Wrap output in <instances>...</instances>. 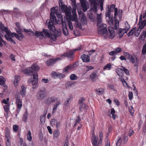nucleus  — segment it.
I'll list each match as a JSON object with an SVG mask.
<instances>
[{
  "instance_id": "46",
  "label": "nucleus",
  "mask_w": 146,
  "mask_h": 146,
  "mask_svg": "<svg viewBox=\"0 0 146 146\" xmlns=\"http://www.w3.org/2000/svg\"><path fill=\"white\" fill-rule=\"evenodd\" d=\"M31 133L30 131H28V133L27 135V139L29 141H31L32 139V137L31 135Z\"/></svg>"
},
{
  "instance_id": "37",
  "label": "nucleus",
  "mask_w": 146,
  "mask_h": 146,
  "mask_svg": "<svg viewBox=\"0 0 146 146\" xmlns=\"http://www.w3.org/2000/svg\"><path fill=\"white\" fill-rule=\"evenodd\" d=\"M117 75L119 76L122 77L123 74V71L122 69L120 68H117L115 71Z\"/></svg>"
},
{
  "instance_id": "56",
  "label": "nucleus",
  "mask_w": 146,
  "mask_h": 146,
  "mask_svg": "<svg viewBox=\"0 0 146 146\" xmlns=\"http://www.w3.org/2000/svg\"><path fill=\"white\" fill-rule=\"evenodd\" d=\"M136 30V28L135 27L133 28L131 30V31L129 32L127 34V36L128 37L130 36L131 35H132L135 31Z\"/></svg>"
},
{
  "instance_id": "43",
  "label": "nucleus",
  "mask_w": 146,
  "mask_h": 146,
  "mask_svg": "<svg viewBox=\"0 0 146 146\" xmlns=\"http://www.w3.org/2000/svg\"><path fill=\"white\" fill-rule=\"evenodd\" d=\"M124 25L125 28L123 29H125V31L127 32L130 29V27L129 25L127 22H125Z\"/></svg>"
},
{
  "instance_id": "18",
  "label": "nucleus",
  "mask_w": 146,
  "mask_h": 146,
  "mask_svg": "<svg viewBox=\"0 0 146 146\" xmlns=\"http://www.w3.org/2000/svg\"><path fill=\"white\" fill-rule=\"evenodd\" d=\"M61 59L60 58H57L55 59H50L48 60L46 62V64L48 66H51L54 64L55 62L58 60Z\"/></svg>"
},
{
  "instance_id": "47",
  "label": "nucleus",
  "mask_w": 146,
  "mask_h": 146,
  "mask_svg": "<svg viewBox=\"0 0 146 146\" xmlns=\"http://www.w3.org/2000/svg\"><path fill=\"white\" fill-rule=\"evenodd\" d=\"M74 85L72 82H66L65 86L66 88H70Z\"/></svg>"
},
{
  "instance_id": "52",
  "label": "nucleus",
  "mask_w": 146,
  "mask_h": 146,
  "mask_svg": "<svg viewBox=\"0 0 146 146\" xmlns=\"http://www.w3.org/2000/svg\"><path fill=\"white\" fill-rule=\"evenodd\" d=\"M57 121V120L54 119H52L50 122L51 126L53 127L55 126Z\"/></svg>"
},
{
  "instance_id": "11",
  "label": "nucleus",
  "mask_w": 146,
  "mask_h": 146,
  "mask_svg": "<svg viewBox=\"0 0 146 146\" xmlns=\"http://www.w3.org/2000/svg\"><path fill=\"white\" fill-rule=\"evenodd\" d=\"M146 25V20H142V14L140 15L139 19V21L138 24L139 28L141 29H143Z\"/></svg>"
},
{
  "instance_id": "61",
  "label": "nucleus",
  "mask_w": 146,
  "mask_h": 146,
  "mask_svg": "<svg viewBox=\"0 0 146 146\" xmlns=\"http://www.w3.org/2000/svg\"><path fill=\"white\" fill-rule=\"evenodd\" d=\"M13 130L15 132H17L19 129V126L17 125H14L13 126Z\"/></svg>"
},
{
  "instance_id": "31",
  "label": "nucleus",
  "mask_w": 146,
  "mask_h": 146,
  "mask_svg": "<svg viewBox=\"0 0 146 146\" xmlns=\"http://www.w3.org/2000/svg\"><path fill=\"white\" fill-rule=\"evenodd\" d=\"M126 33V31H125V29H119V30L118 31V33L119 35V37H121L123 36V35H124L125 33Z\"/></svg>"
},
{
  "instance_id": "59",
  "label": "nucleus",
  "mask_w": 146,
  "mask_h": 146,
  "mask_svg": "<svg viewBox=\"0 0 146 146\" xmlns=\"http://www.w3.org/2000/svg\"><path fill=\"white\" fill-rule=\"evenodd\" d=\"M140 39L142 40H143L145 38H146V33L143 32L142 35L140 36Z\"/></svg>"
},
{
  "instance_id": "45",
  "label": "nucleus",
  "mask_w": 146,
  "mask_h": 146,
  "mask_svg": "<svg viewBox=\"0 0 146 146\" xmlns=\"http://www.w3.org/2000/svg\"><path fill=\"white\" fill-rule=\"evenodd\" d=\"M111 64L110 63H108L104 66L103 68V70H110L111 69Z\"/></svg>"
},
{
  "instance_id": "28",
  "label": "nucleus",
  "mask_w": 146,
  "mask_h": 146,
  "mask_svg": "<svg viewBox=\"0 0 146 146\" xmlns=\"http://www.w3.org/2000/svg\"><path fill=\"white\" fill-rule=\"evenodd\" d=\"M96 94L100 95L104 94V89L102 88H99L95 90Z\"/></svg>"
},
{
  "instance_id": "60",
  "label": "nucleus",
  "mask_w": 146,
  "mask_h": 146,
  "mask_svg": "<svg viewBox=\"0 0 146 146\" xmlns=\"http://www.w3.org/2000/svg\"><path fill=\"white\" fill-rule=\"evenodd\" d=\"M129 111L131 115L132 116L133 114L134 110L132 106H130L129 108Z\"/></svg>"
},
{
  "instance_id": "38",
  "label": "nucleus",
  "mask_w": 146,
  "mask_h": 146,
  "mask_svg": "<svg viewBox=\"0 0 146 146\" xmlns=\"http://www.w3.org/2000/svg\"><path fill=\"white\" fill-rule=\"evenodd\" d=\"M57 35L56 36H54L52 35H50V38L52 40L54 41H55L56 40V37L57 36H60L61 34V33H60V31H57Z\"/></svg>"
},
{
  "instance_id": "35",
  "label": "nucleus",
  "mask_w": 146,
  "mask_h": 146,
  "mask_svg": "<svg viewBox=\"0 0 146 146\" xmlns=\"http://www.w3.org/2000/svg\"><path fill=\"white\" fill-rule=\"evenodd\" d=\"M80 20L83 24L86 25L87 23V21L85 16L83 14L81 17Z\"/></svg>"
},
{
  "instance_id": "13",
  "label": "nucleus",
  "mask_w": 146,
  "mask_h": 146,
  "mask_svg": "<svg viewBox=\"0 0 146 146\" xmlns=\"http://www.w3.org/2000/svg\"><path fill=\"white\" fill-rule=\"evenodd\" d=\"M31 33H29L30 35H33L35 36L36 38H42L44 37V36L42 32L36 31L35 33L33 31H31Z\"/></svg>"
},
{
  "instance_id": "3",
  "label": "nucleus",
  "mask_w": 146,
  "mask_h": 146,
  "mask_svg": "<svg viewBox=\"0 0 146 146\" xmlns=\"http://www.w3.org/2000/svg\"><path fill=\"white\" fill-rule=\"evenodd\" d=\"M59 4L62 13H65L66 16L70 17L71 14V7L70 6L67 7L64 5L62 0H59Z\"/></svg>"
},
{
  "instance_id": "4",
  "label": "nucleus",
  "mask_w": 146,
  "mask_h": 146,
  "mask_svg": "<svg viewBox=\"0 0 146 146\" xmlns=\"http://www.w3.org/2000/svg\"><path fill=\"white\" fill-rule=\"evenodd\" d=\"M97 27L98 32L99 34L107 35V31L106 29L107 25L106 24H100L99 25H97Z\"/></svg>"
},
{
  "instance_id": "34",
  "label": "nucleus",
  "mask_w": 146,
  "mask_h": 146,
  "mask_svg": "<svg viewBox=\"0 0 146 146\" xmlns=\"http://www.w3.org/2000/svg\"><path fill=\"white\" fill-rule=\"evenodd\" d=\"M10 106L9 105H5L3 106L5 112H6L7 115L10 111Z\"/></svg>"
},
{
  "instance_id": "55",
  "label": "nucleus",
  "mask_w": 146,
  "mask_h": 146,
  "mask_svg": "<svg viewBox=\"0 0 146 146\" xmlns=\"http://www.w3.org/2000/svg\"><path fill=\"white\" fill-rule=\"evenodd\" d=\"M104 2V0H99V3L100 4V9L101 11H102L103 10V3Z\"/></svg>"
},
{
  "instance_id": "63",
  "label": "nucleus",
  "mask_w": 146,
  "mask_h": 146,
  "mask_svg": "<svg viewBox=\"0 0 146 146\" xmlns=\"http://www.w3.org/2000/svg\"><path fill=\"white\" fill-rule=\"evenodd\" d=\"M122 68L123 70L124 71L125 74L127 75H129V71L124 67H122Z\"/></svg>"
},
{
  "instance_id": "62",
  "label": "nucleus",
  "mask_w": 146,
  "mask_h": 146,
  "mask_svg": "<svg viewBox=\"0 0 146 146\" xmlns=\"http://www.w3.org/2000/svg\"><path fill=\"white\" fill-rule=\"evenodd\" d=\"M15 55L13 54H11L9 56V58L11 60L13 61H15Z\"/></svg>"
},
{
  "instance_id": "54",
  "label": "nucleus",
  "mask_w": 146,
  "mask_h": 146,
  "mask_svg": "<svg viewBox=\"0 0 146 146\" xmlns=\"http://www.w3.org/2000/svg\"><path fill=\"white\" fill-rule=\"evenodd\" d=\"M70 98H68L67 99L66 101L64 102V106H65L66 107L68 106L69 104L70 103Z\"/></svg>"
},
{
  "instance_id": "5",
  "label": "nucleus",
  "mask_w": 146,
  "mask_h": 146,
  "mask_svg": "<svg viewBox=\"0 0 146 146\" xmlns=\"http://www.w3.org/2000/svg\"><path fill=\"white\" fill-rule=\"evenodd\" d=\"M81 49V47H79L78 48L74 49L66 52L61 55L60 58L62 59L65 57H67L68 58H72L75 51L76 50H80Z\"/></svg>"
},
{
  "instance_id": "58",
  "label": "nucleus",
  "mask_w": 146,
  "mask_h": 146,
  "mask_svg": "<svg viewBox=\"0 0 146 146\" xmlns=\"http://www.w3.org/2000/svg\"><path fill=\"white\" fill-rule=\"evenodd\" d=\"M122 143V139L120 137L118 140L117 142L116 143V146H121Z\"/></svg>"
},
{
  "instance_id": "29",
  "label": "nucleus",
  "mask_w": 146,
  "mask_h": 146,
  "mask_svg": "<svg viewBox=\"0 0 146 146\" xmlns=\"http://www.w3.org/2000/svg\"><path fill=\"white\" fill-rule=\"evenodd\" d=\"M97 20V25H99V24H102V20L101 18L102 14L100 13L99 14H96Z\"/></svg>"
},
{
  "instance_id": "50",
  "label": "nucleus",
  "mask_w": 146,
  "mask_h": 146,
  "mask_svg": "<svg viewBox=\"0 0 146 146\" xmlns=\"http://www.w3.org/2000/svg\"><path fill=\"white\" fill-rule=\"evenodd\" d=\"M5 82V78L2 76H0V85L2 86L4 85Z\"/></svg>"
},
{
  "instance_id": "42",
  "label": "nucleus",
  "mask_w": 146,
  "mask_h": 146,
  "mask_svg": "<svg viewBox=\"0 0 146 146\" xmlns=\"http://www.w3.org/2000/svg\"><path fill=\"white\" fill-rule=\"evenodd\" d=\"M46 116V114H45L41 115L40 117V121L42 124L45 123V118Z\"/></svg>"
},
{
  "instance_id": "26",
  "label": "nucleus",
  "mask_w": 146,
  "mask_h": 146,
  "mask_svg": "<svg viewBox=\"0 0 146 146\" xmlns=\"http://www.w3.org/2000/svg\"><path fill=\"white\" fill-rule=\"evenodd\" d=\"M61 104V102L60 100L57 101L55 104H54L53 106V108L52 111V113H54L56 112L57 110V108L58 106Z\"/></svg>"
},
{
  "instance_id": "27",
  "label": "nucleus",
  "mask_w": 146,
  "mask_h": 146,
  "mask_svg": "<svg viewBox=\"0 0 146 146\" xmlns=\"http://www.w3.org/2000/svg\"><path fill=\"white\" fill-rule=\"evenodd\" d=\"M20 80V77L19 76H15L13 83L15 87H17L18 86V83Z\"/></svg>"
},
{
  "instance_id": "57",
  "label": "nucleus",
  "mask_w": 146,
  "mask_h": 146,
  "mask_svg": "<svg viewBox=\"0 0 146 146\" xmlns=\"http://www.w3.org/2000/svg\"><path fill=\"white\" fill-rule=\"evenodd\" d=\"M77 76L74 74H72L70 76V78L72 80H75L77 79Z\"/></svg>"
},
{
  "instance_id": "51",
  "label": "nucleus",
  "mask_w": 146,
  "mask_h": 146,
  "mask_svg": "<svg viewBox=\"0 0 146 146\" xmlns=\"http://www.w3.org/2000/svg\"><path fill=\"white\" fill-rule=\"evenodd\" d=\"M75 26L76 27L81 28L82 27V25L80 22H79L78 20L75 22Z\"/></svg>"
},
{
  "instance_id": "49",
  "label": "nucleus",
  "mask_w": 146,
  "mask_h": 146,
  "mask_svg": "<svg viewBox=\"0 0 146 146\" xmlns=\"http://www.w3.org/2000/svg\"><path fill=\"white\" fill-rule=\"evenodd\" d=\"M141 29L138 28L137 30L136 29L135 31L134 32V35L137 36H138L141 32Z\"/></svg>"
},
{
  "instance_id": "25",
  "label": "nucleus",
  "mask_w": 146,
  "mask_h": 146,
  "mask_svg": "<svg viewBox=\"0 0 146 146\" xmlns=\"http://www.w3.org/2000/svg\"><path fill=\"white\" fill-rule=\"evenodd\" d=\"M91 79L93 82L95 81L98 77V75L95 72L91 73L90 75Z\"/></svg>"
},
{
  "instance_id": "16",
  "label": "nucleus",
  "mask_w": 146,
  "mask_h": 146,
  "mask_svg": "<svg viewBox=\"0 0 146 146\" xmlns=\"http://www.w3.org/2000/svg\"><path fill=\"white\" fill-rule=\"evenodd\" d=\"M18 34H17L14 33H13V35L16 38L20 40H21L23 38H24V36L21 33V31H19L18 30H16Z\"/></svg>"
},
{
  "instance_id": "41",
  "label": "nucleus",
  "mask_w": 146,
  "mask_h": 146,
  "mask_svg": "<svg viewBox=\"0 0 146 146\" xmlns=\"http://www.w3.org/2000/svg\"><path fill=\"white\" fill-rule=\"evenodd\" d=\"M58 73L54 71H52L50 74L51 76L53 78L56 79L58 77Z\"/></svg>"
},
{
  "instance_id": "8",
  "label": "nucleus",
  "mask_w": 146,
  "mask_h": 146,
  "mask_svg": "<svg viewBox=\"0 0 146 146\" xmlns=\"http://www.w3.org/2000/svg\"><path fill=\"white\" fill-rule=\"evenodd\" d=\"M124 54L125 55L129 60L130 62L132 63H135V66L137 65V59L136 57H133L132 55L127 52H124Z\"/></svg>"
},
{
  "instance_id": "2",
  "label": "nucleus",
  "mask_w": 146,
  "mask_h": 146,
  "mask_svg": "<svg viewBox=\"0 0 146 146\" xmlns=\"http://www.w3.org/2000/svg\"><path fill=\"white\" fill-rule=\"evenodd\" d=\"M122 10L119 9L118 10L117 8L115 9L114 26L115 29L118 28L119 25V21L117 18H119L120 19L122 17Z\"/></svg>"
},
{
  "instance_id": "19",
  "label": "nucleus",
  "mask_w": 146,
  "mask_h": 146,
  "mask_svg": "<svg viewBox=\"0 0 146 146\" xmlns=\"http://www.w3.org/2000/svg\"><path fill=\"white\" fill-rule=\"evenodd\" d=\"M0 29H1L3 32H5L6 34H8L10 31L9 30L7 27H5L3 24L0 21Z\"/></svg>"
},
{
  "instance_id": "32",
  "label": "nucleus",
  "mask_w": 146,
  "mask_h": 146,
  "mask_svg": "<svg viewBox=\"0 0 146 146\" xmlns=\"http://www.w3.org/2000/svg\"><path fill=\"white\" fill-rule=\"evenodd\" d=\"M106 17H108V18L109 19L108 20V23L109 24L110 26H113V16L111 17L110 16V14L109 17H106Z\"/></svg>"
},
{
  "instance_id": "15",
  "label": "nucleus",
  "mask_w": 146,
  "mask_h": 146,
  "mask_svg": "<svg viewBox=\"0 0 146 146\" xmlns=\"http://www.w3.org/2000/svg\"><path fill=\"white\" fill-rule=\"evenodd\" d=\"M115 7V5L113 4L111 5L110 8L109 7V5H107V7H108V10L106 11V17H109L110 13L113 11V9H114V11H115V9L116 8Z\"/></svg>"
},
{
  "instance_id": "39",
  "label": "nucleus",
  "mask_w": 146,
  "mask_h": 146,
  "mask_svg": "<svg viewBox=\"0 0 146 146\" xmlns=\"http://www.w3.org/2000/svg\"><path fill=\"white\" fill-rule=\"evenodd\" d=\"M43 33L45 36V37H50L51 33H50V32L48 30L44 29L43 30ZM45 37V36H44Z\"/></svg>"
},
{
  "instance_id": "12",
  "label": "nucleus",
  "mask_w": 146,
  "mask_h": 146,
  "mask_svg": "<svg viewBox=\"0 0 146 146\" xmlns=\"http://www.w3.org/2000/svg\"><path fill=\"white\" fill-rule=\"evenodd\" d=\"M57 100L58 98L57 97L53 96L49 97L48 99L45 101V102L46 104L49 105L52 103L57 101Z\"/></svg>"
},
{
  "instance_id": "40",
  "label": "nucleus",
  "mask_w": 146,
  "mask_h": 146,
  "mask_svg": "<svg viewBox=\"0 0 146 146\" xmlns=\"http://www.w3.org/2000/svg\"><path fill=\"white\" fill-rule=\"evenodd\" d=\"M28 118V113L27 111H25L23 114V116L22 117L23 121L26 122L27 121V119Z\"/></svg>"
},
{
  "instance_id": "10",
  "label": "nucleus",
  "mask_w": 146,
  "mask_h": 146,
  "mask_svg": "<svg viewBox=\"0 0 146 146\" xmlns=\"http://www.w3.org/2000/svg\"><path fill=\"white\" fill-rule=\"evenodd\" d=\"M33 76L34 80H33L31 78L29 80L28 82L29 83L32 82V84L33 86H36L37 85L38 80L37 73L36 72L35 74L33 75Z\"/></svg>"
},
{
  "instance_id": "30",
  "label": "nucleus",
  "mask_w": 146,
  "mask_h": 146,
  "mask_svg": "<svg viewBox=\"0 0 146 146\" xmlns=\"http://www.w3.org/2000/svg\"><path fill=\"white\" fill-rule=\"evenodd\" d=\"M109 33L108 34V37L110 38H113L115 36V33L114 31L112 29L111 31L110 29H109Z\"/></svg>"
},
{
  "instance_id": "7",
  "label": "nucleus",
  "mask_w": 146,
  "mask_h": 146,
  "mask_svg": "<svg viewBox=\"0 0 146 146\" xmlns=\"http://www.w3.org/2000/svg\"><path fill=\"white\" fill-rule=\"evenodd\" d=\"M46 96V91L45 89H40L38 92L36 97L37 99L41 100L44 99Z\"/></svg>"
},
{
  "instance_id": "48",
  "label": "nucleus",
  "mask_w": 146,
  "mask_h": 146,
  "mask_svg": "<svg viewBox=\"0 0 146 146\" xmlns=\"http://www.w3.org/2000/svg\"><path fill=\"white\" fill-rule=\"evenodd\" d=\"M70 19L72 21H74L75 22L78 20L77 15H73L72 16L70 17Z\"/></svg>"
},
{
  "instance_id": "23",
  "label": "nucleus",
  "mask_w": 146,
  "mask_h": 146,
  "mask_svg": "<svg viewBox=\"0 0 146 146\" xmlns=\"http://www.w3.org/2000/svg\"><path fill=\"white\" fill-rule=\"evenodd\" d=\"M26 93V89L25 87L23 85L21 86L19 93L21 95L22 97H24L25 96Z\"/></svg>"
},
{
  "instance_id": "17",
  "label": "nucleus",
  "mask_w": 146,
  "mask_h": 146,
  "mask_svg": "<svg viewBox=\"0 0 146 146\" xmlns=\"http://www.w3.org/2000/svg\"><path fill=\"white\" fill-rule=\"evenodd\" d=\"M98 137H96L94 133L93 134V137L92 138V143L93 146H98L100 141H98Z\"/></svg>"
},
{
  "instance_id": "22",
  "label": "nucleus",
  "mask_w": 146,
  "mask_h": 146,
  "mask_svg": "<svg viewBox=\"0 0 146 146\" xmlns=\"http://www.w3.org/2000/svg\"><path fill=\"white\" fill-rule=\"evenodd\" d=\"M24 73L30 76H33L35 74L33 71L31 70L30 68H27L25 69L24 70Z\"/></svg>"
},
{
  "instance_id": "53",
  "label": "nucleus",
  "mask_w": 146,
  "mask_h": 146,
  "mask_svg": "<svg viewBox=\"0 0 146 146\" xmlns=\"http://www.w3.org/2000/svg\"><path fill=\"white\" fill-rule=\"evenodd\" d=\"M115 113V111L113 108L111 109V114L112 115L111 117L114 119H115L116 117V115L114 114Z\"/></svg>"
},
{
  "instance_id": "33",
  "label": "nucleus",
  "mask_w": 146,
  "mask_h": 146,
  "mask_svg": "<svg viewBox=\"0 0 146 146\" xmlns=\"http://www.w3.org/2000/svg\"><path fill=\"white\" fill-rule=\"evenodd\" d=\"M16 105L17 106V109L21 110L22 106V102L21 100L16 101Z\"/></svg>"
},
{
  "instance_id": "21",
  "label": "nucleus",
  "mask_w": 146,
  "mask_h": 146,
  "mask_svg": "<svg viewBox=\"0 0 146 146\" xmlns=\"http://www.w3.org/2000/svg\"><path fill=\"white\" fill-rule=\"evenodd\" d=\"M76 65L74 64L73 65H70L67 66L63 70V71L66 72H67L69 70H72L74 68L76 67Z\"/></svg>"
},
{
  "instance_id": "9",
  "label": "nucleus",
  "mask_w": 146,
  "mask_h": 146,
  "mask_svg": "<svg viewBox=\"0 0 146 146\" xmlns=\"http://www.w3.org/2000/svg\"><path fill=\"white\" fill-rule=\"evenodd\" d=\"M83 11L86 12L89 8V5L87 1L86 0H80Z\"/></svg>"
},
{
  "instance_id": "6",
  "label": "nucleus",
  "mask_w": 146,
  "mask_h": 146,
  "mask_svg": "<svg viewBox=\"0 0 146 146\" xmlns=\"http://www.w3.org/2000/svg\"><path fill=\"white\" fill-rule=\"evenodd\" d=\"M98 0H89L90 4V10L94 13L97 12V5Z\"/></svg>"
},
{
  "instance_id": "14",
  "label": "nucleus",
  "mask_w": 146,
  "mask_h": 146,
  "mask_svg": "<svg viewBox=\"0 0 146 146\" xmlns=\"http://www.w3.org/2000/svg\"><path fill=\"white\" fill-rule=\"evenodd\" d=\"M13 36H14L13 35V33H11L10 31L8 32V34H6L5 35V37L7 40L10 41L13 43H15L14 40L12 38Z\"/></svg>"
},
{
  "instance_id": "44",
  "label": "nucleus",
  "mask_w": 146,
  "mask_h": 146,
  "mask_svg": "<svg viewBox=\"0 0 146 146\" xmlns=\"http://www.w3.org/2000/svg\"><path fill=\"white\" fill-rule=\"evenodd\" d=\"M59 131L58 129H56L53 133L54 137L57 138L59 136Z\"/></svg>"
},
{
  "instance_id": "64",
  "label": "nucleus",
  "mask_w": 146,
  "mask_h": 146,
  "mask_svg": "<svg viewBox=\"0 0 146 146\" xmlns=\"http://www.w3.org/2000/svg\"><path fill=\"white\" fill-rule=\"evenodd\" d=\"M142 52L143 54H145L146 53V44H144L143 46V48L142 50Z\"/></svg>"
},
{
  "instance_id": "20",
  "label": "nucleus",
  "mask_w": 146,
  "mask_h": 146,
  "mask_svg": "<svg viewBox=\"0 0 146 146\" xmlns=\"http://www.w3.org/2000/svg\"><path fill=\"white\" fill-rule=\"evenodd\" d=\"M88 106L85 104H82L80 105V112H82L83 111L86 112L87 110L88 109Z\"/></svg>"
},
{
  "instance_id": "24",
  "label": "nucleus",
  "mask_w": 146,
  "mask_h": 146,
  "mask_svg": "<svg viewBox=\"0 0 146 146\" xmlns=\"http://www.w3.org/2000/svg\"><path fill=\"white\" fill-rule=\"evenodd\" d=\"M81 58L82 61L84 62H89L90 57L88 55L84 54L81 56Z\"/></svg>"
},
{
  "instance_id": "1",
  "label": "nucleus",
  "mask_w": 146,
  "mask_h": 146,
  "mask_svg": "<svg viewBox=\"0 0 146 146\" xmlns=\"http://www.w3.org/2000/svg\"><path fill=\"white\" fill-rule=\"evenodd\" d=\"M50 19L47 20L46 22V25L47 26L49 29L52 31H54L55 29L53 25V22L56 23L62 26V31L63 34L66 36L68 34V32L65 23L62 19V17L61 14L59 13V11L53 7L51 9V13L50 14Z\"/></svg>"
},
{
  "instance_id": "36",
  "label": "nucleus",
  "mask_w": 146,
  "mask_h": 146,
  "mask_svg": "<svg viewBox=\"0 0 146 146\" xmlns=\"http://www.w3.org/2000/svg\"><path fill=\"white\" fill-rule=\"evenodd\" d=\"M31 68L32 70L35 71H38L39 70L40 68L36 64H34L32 65Z\"/></svg>"
}]
</instances>
